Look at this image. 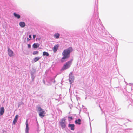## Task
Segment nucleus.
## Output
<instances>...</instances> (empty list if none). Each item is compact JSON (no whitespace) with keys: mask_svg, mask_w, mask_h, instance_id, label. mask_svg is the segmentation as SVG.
<instances>
[{"mask_svg":"<svg viewBox=\"0 0 133 133\" xmlns=\"http://www.w3.org/2000/svg\"><path fill=\"white\" fill-rule=\"evenodd\" d=\"M72 48L71 47H70L67 49L64 50L62 52V55L63 56V57H62L61 60V62L62 63L64 62L65 61V59L68 58L70 57V53L72 51Z\"/></svg>","mask_w":133,"mask_h":133,"instance_id":"1","label":"nucleus"},{"mask_svg":"<svg viewBox=\"0 0 133 133\" xmlns=\"http://www.w3.org/2000/svg\"><path fill=\"white\" fill-rule=\"evenodd\" d=\"M66 119L63 118L61 119L59 122V124L63 129H65L67 125V122L66 121Z\"/></svg>","mask_w":133,"mask_h":133,"instance_id":"2","label":"nucleus"},{"mask_svg":"<svg viewBox=\"0 0 133 133\" xmlns=\"http://www.w3.org/2000/svg\"><path fill=\"white\" fill-rule=\"evenodd\" d=\"M72 59L68 61L65 64H64L62 68L63 70H66L69 68L72 63Z\"/></svg>","mask_w":133,"mask_h":133,"instance_id":"3","label":"nucleus"},{"mask_svg":"<svg viewBox=\"0 0 133 133\" xmlns=\"http://www.w3.org/2000/svg\"><path fill=\"white\" fill-rule=\"evenodd\" d=\"M74 77L73 76L72 73H70L69 76V80L70 84H71L74 81Z\"/></svg>","mask_w":133,"mask_h":133,"instance_id":"4","label":"nucleus"},{"mask_svg":"<svg viewBox=\"0 0 133 133\" xmlns=\"http://www.w3.org/2000/svg\"><path fill=\"white\" fill-rule=\"evenodd\" d=\"M8 55L10 57H11L13 56L14 52L13 51L9 48H8Z\"/></svg>","mask_w":133,"mask_h":133,"instance_id":"5","label":"nucleus"},{"mask_svg":"<svg viewBox=\"0 0 133 133\" xmlns=\"http://www.w3.org/2000/svg\"><path fill=\"white\" fill-rule=\"evenodd\" d=\"M39 112V116L42 117H43L44 116V115L45 114V111L43 110L40 112Z\"/></svg>","mask_w":133,"mask_h":133,"instance_id":"6","label":"nucleus"},{"mask_svg":"<svg viewBox=\"0 0 133 133\" xmlns=\"http://www.w3.org/2000/svg\"><path fill=\"white\" fill-rule=\"evenodd\" d=\"M68 127L71 130H74L75 129V125L73 124H69L68 125Z\"/></svg>","mask_w":133,"mask_h":133,"instance_id":"7","label":"nucleus"},{"mask_svg":"<svg viewBox=\"0 0 133 133\" xmlns=\"http://www.w3.org/2000/svg\"><path fill=\"white\" fill-rule=\"evenodd\" d=\"M59 47V45L57 44L55 46L52 48L53 52L54 53H55L58 50Z\"/></svg>","mask_w":133,"mask_h":133,"instance_id":"8","label":"nucleus"},{"mask_svg":"<svg viewBox=\"0 0 133 133\" xmlns=\"http://www.w3.org/2000/svg\"><path fill=\"white\" fill-rule=\"evenodd\" d=\"M18 118V115H16L15 117L14 118L13 123L14 125H15L17 122Z\"/></svg>","mask_w":133,"mask_h":133,"instance_id":"9","label":"nucleus"},{"mask_svg":"<svg viewBox=\"0 0 133 133\" xmlns=\"http://www.w3.org/2000/svg\"><path fill=\"white\" fill-rule=\"evenodd\" d=\"M26 128L25 129V132L26 133H28L29 128L28 127V120H27L26 122Z\"/></svg>","mask_w":133,"mask_h":133,"instance_id":"10","label":"nucleus"},{"mask_svg":"<svg viewBox=\"0 0 133 133\" xmlns=\"http://www.w3.org/2000/svg\"><path fill=\"white\" fill-rule=\"evenodd\" d=\"M4 112V107H2L0 108V115H2Z\"/></svg>","mask_w":133,"mask_h":133,"instance_id":"11","label":"nucleus"},{"mask_svg":"<svg viewBox=\"0 0 133 133\" xmlns=\"http://www.w3.org/2000/svg\"><path fill=\"white\" fill-rule=\"evenodd\" d=\"M13 15L15 17L17 18L18 19H19L21 18V16L20 15L15 12L13 13Z\"/></svg>","mask_w":133,"mask_h":133,"instance_id":"12","label":"nucleus"},{"mask_svg":"<svg viewBox=\"0 0 133 133\" xmlns=\"http://www.w3.org/2000/svg\"><path fill=\"white\" fill-rule=\"evenodd\" d=\"M19 25L21 28H24L26 25L25 23L24 22H21L19 23Z\"/></svg>","mask_w":133,"mask_h":133,"instance_id":"13","label":"nucleus"},{"mask_svg":"<svg viewBox=\"0 0 133 133\" xmlns=\"http://www.w3.org/2000/svg\"><path fill=\"white\" fill-rule=\"evenodd\" d=\"M60 36V34L58 33H55L54 35V36L55 37V38L56 39H58L59 38Z\"/></svg>","mask_w":133,"mask_h":133,"instance_id":"14","label":"nucleus"},{"mask_svg":"<svg viewBox=\"0 0 133 133\" xmlns=\"http://www.w3.org/2000/svg\"><path fill=\"white\" fill-rule=\"evenodd\" d=\"M39 46V44L38 43H35L33 45V47L35 48H36Z\"/></svg>","mask_w":133,"mask_h":133,"instance_id":"15","label":"nucleus"},{"mask_svg":"<svg viewBox=\"0 0 133 133\" xmlns=\"http://www.w3.org/2000/svg\"><path fill=\"white\" fill-rule=\"evenodd\" d=\"M81 120L80 119H78L75 121V123L76 124L80 125L81 124Z\"/></svg>","mask_w":133,"mask_h":133,"instance_id":"16","label":"nucleus"},{"mask_svg":"<svg viewBox=\"0 0 133 133\" xmlns=\"http://www.w3.org/2000/svg\"><path fill=\"white\" fill-rule=\"evenodd\" d=\"M40 58L41 57H36L34 58V61L35 62L38 61Z\"/></svg>","mask_w":133,"mask_h":133,"instance_id":"17","label":"nucleus"},{"mask_svg":"<svg viewBox=\"0 0 133 133\" xmlns=\"http://www.w3.org/2000/svg\"><path fill=\"white\" fill-rule=\"evenodd\" d=\"M37 111H38V112H40L43 110V109H42L39 106L37 107Z\"/></svg>","mask_w":133,"mask_h":133,"instance_id":"18","label":"nucleus"},{"mask_svg":"<svg viewBox=\"0 0 133 133\" xmlns=\"http://www.w3.org/2000/svg\"><path fill=\"white\" fill-rule=\"evenodd\" d=\"M31 74V78L32 79V81H34V79L35 77V74Z\"/></svg>","mask_w":133,"mask_h":133,"instance_id":"19","label":"nucleus"},{"mask_svg":"<svg viewBox=\"0 0 133 133\" xmlns=\"http://www.w3.org/2000/svg\"><path fill=\"white\" fill-rule=\"evenodd\" d=\"M43 55L44 56H49V54L48 52L44 51L43 53Z\"/></svg>","mask_w":133,"mask_h":133,"instance_id":"20","label":"nucleus"},{"mask_svg":"<svg viewBox=\"0 0 133 133\" xmlns=\"http://www.w3.org/2000/svg\"><path fill=\"white\" fill-rule=\"evenodd\" d=\"M36 70L35 69H32V71H31L30 72V74H35L36 72Z\"/></svg>","mask_w":133,"mask_h":133,"instance_id":"21","label":"nucleus"},{"mask_svg":"<svg viewBox=\"0 0 133 133\" xmlns=\"http://www.w3.org/2000/svg\"><path fill=\"white\" fill-rule=\"evenodd\" d=\"M68 120L69 121H70L73 119V118L71 116H69L68 117Z\"/></svg>","mask_w":133,"mask_h":133,"instance_id":"22","label":"nucleus"},{"mask_svg":"<svg viewBox=\"0 0 133 133\" xmlns=\"http://www.w3.org/2000/svg\"><path fill=\"white\" fill-rule=\"evenodd\" d=\"M38 51H34L33 52V54L34 55H36V54H38Z\"/></svg>","mask_w":133,"mask_h":133,"instance_id":"23","label":"nucleus"},{"mask_svg":"<svg viewBox=\"0 0 133 133\" xmlns=\"http://www.w3.org/2000/svg\"><path fill=\"white\" fill-rule=\"evenodd\" d=\"M51 84V83L50 82H49L48 84H46V85L48 86L50 85Z\"/></svg>","mask_w":133,"mask_h":133,"instance_id":"24","label":"nucleus"},{"mask_svg":"<svg viewBox=\"0 0 133 133\" xmlns=\"http://www.w3.org/2000/svg\"><path fill=\"white\" fill-rule=\"evenodd\" d=\"M28 48H30L31 47V45L30 44H28Z\"/></svg>","mask_w":133,"mask_h":133,"instance_id":"25","label":"nucleus"},{"mask_svg":"<svg viewBox=\"0 0 133 133\" xmlns=\"http://www.w3.org/2000/svg\"><path fill=\"white\" fill-rule=\"evenodd\" d=\"M36 37V35H33V38L34 39Z\"/></svg>","mask_w":133,"mask_h":133,"instance_id":"26","label":"nucleus"},{"mask_svg":"<svg viewBox=\"0 0 133 133\" xmlns=\"http://www.w3.org/2000/svg\"><path fill=\"white\" fill-rule=\"evenodd\" d=\"M29 38H30V39H31V35H29Z\"/></svg>","mask_w":133,"mask_h":133,"instance_id":"27","label":"nucleus"},{"mask_svg":"<svg viewBox=\"0 0 133 133\" xmlns=\"http://www.w3.org/2000/svg\"><path fill=\"white\" fill-rule=\"evenodd\" d=\"M30 39H29V38H27V41H29V40H30Z\"/></svg>","mask_w":133,"mask_h":133,"instance_id":"28","label":"nucleus"},{"mask_svg":"<svg viewBox=\"0 0 133 133\" xmlns=\"http://www.w3.org/2000/svg\"><path fill=\"white\" fill-rule=\"evenodd\" d=\"M55 80H54L53 81V82L54 83H55Z\"/></svg>","mask_w":133,"mask_h":133,"instance_id":"29","label":"nucleus"},{"mask_svg":"<svg viewBox=\"0 0 133 133\" xmlns=\"http://www.w3.org/2000/svg\"><path fill=\"white\" fill-rule=\"evenodd\" d=\"M43 83H44V84H45V82L43 80Z\"/></svg>","mask_w":133,"mask_h":133,"instance_id":"30","label":"nucleus"},{"mask_svg":"<svg viewBox=\"0 0 133 133\" xmlns=\"http://www.w3.org/2000/svg\"><path fill=\"white\" fill-rule=\"evenodd\" d=\"M99 107L100 108L101 110H102L101 108V107H100V105H99Z\"/></svg>","mask_w":133,"mask_h":133,"instance_id":"31","label":"nucleus"},{"mask_svg":"<svg viewBox=\"0 0 133 133\" xmlns=\"http://www.w3.org/2000/svg\"><path fill=\"white\" fill-rule=\"evenodd\" d=\"M37 125H38V123H37Z\"/></svg>","mask_w":133,"mask_h":133,"instance_id":"32","label":"nucleus"},{"mask_svg":"<svg viewBox=\"0 0 133 133\" xmlns=\"http://www.w3.org/2000/svg\"><path fill=\"white\" fill-rule=\"evenodd\" d=\"M88 115H89L88 113Z\"/></svg>","mask_w":133,"mask_h":133,"instance_id":"33","label":"nucleus"}]
</instances>
